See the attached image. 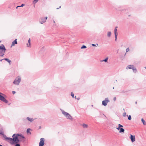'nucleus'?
<instances>
[{
    "instance_id": "1",
    "label": "nucleus",
    "mask_w": 146,
    "mask_h": 146,
    "mask_svg": "<svg viewBox=\"0 0 146 146\" xmlns=\"http://www.w3.org/2000/svg\"><path fill=\"white\" fill-rule=\"evenodd\" d=\"M5 139L11 144L18 143L19 141H24L25 137L21 134H14L12 136L13 138L4 136Z\"/></svg>"
},
{
    "instance_id": "2",
    "label": "nucleus",
    "mask_w": 146,
    "mask_h": 146,
    "mask_svg": "<svg viewBox=\"0 0 146 146\" xmlns=\"http://www.w3.org/2000/svg\"><path fill=\"white\" fill-rule=\"evenodd\" d=\"M6 49L3 44L0 46V56H2L4 55Z\"/></svg>"
},
{
    "instance_id": "3",
    "label": "nucleus",
    "mask_w": 146,
    "mask_h": 146,
    "mask_svg": "<svg viewBox=\"0 0 146 146\" xmlns=\"http://www.w3.org/2000/svg\"><path fill=\"white\" fill-rule=\"evenodd\" d=\"M62 113L66 116L68 118L71 120H72V117L68 113L64 111H62Z\"/></svg>"
},
{
    "instance_id": "4",
    "label": "nucleus",
    "mask_w": 146,
    "mask_h": 146,
    "mask_svg": "<svg viewBox=\"0 0 146 146\" xmlns=\"http://www.w3.org/2000/svg\"><path fill=\"white\" fill-rule=\"evenodd\" d=\"M21 81V78L20 77L18 76L16 78L13 83L15 85H18Z\"/></svg>"
},
{
    "instance_id": "5",
    "label": "nucleus",
    "mask_w": 146,
    "mask_h": 146,
    "mask_svg": "<svg viewBox=\"0 0 146 146\" xmlns=\"http://www.w3.org/2000/svg\"><path fill=\"white\" fill-rule=\"evenodd\" d=\"M3 95V94L0 92V100L6 103H7L8 101L4 97L2 96Z\"/></svg>"
},
{
    "instance_id": "6",
    "label": "nucleus",
    "mask_w": 146,
    "mask_h": 146,
    "mask_svg": "<svg viewBox=\"0 0 146 146\" xmlns=\"http://www.w3.org/2000/svg\"><path fill=\"white\" fill-rule=\"evenodd\" d=\"M110 101L108 98H106L104 100L102 101V104L104 106H106L107 105V103Z\"/></svg>"
},
{
    "instance_id": "7",
    "label": "nucleus",
    "mask_w": 146,
    "mask_h": 146,
    "mask_svg": "<svg viewBox=\"0 0 146 146\" xmlns=\"http://www.w3.org/2000/svg\"><path fill=\"white\" fill-rule=\"evenodd\" d=\"M44 142V138H41L40 139V141L39 143V146H43Z\"/></svg>"
},
{
    "instance_id": "8",
    "label": "nucleus",
    "mask_w": 146,
    "mask_h": 146,
    "mask_svg": "<svg viewBox=\"0 0 146 146\" xmlns=\"http://www.w3.org/2000/svg\"><path fill=\"white\" fill-rule=\"evenodd\" d=\"M47 17H46L45 18H41L40 19V22L41 24L43 23L46 21V20L47 19Z\"/></svg>"
},
{
    "instance_id": "9",
    "label": "nucleus",
    "mask_w": 146,
    "mask_h": 146,
    "mask_svg": "<svg viewBox=\"0 0 146 146\" xmlns=\"http://www.w3.org/2000/svg\"><path fill=\"white\" fill-rule=\"evenodd\" d=\"M130 137L131 141L133 142L135 141V135H133L131 134H130Z\"/></svg>"
},
{
    "instance_id": "10",
    "label": "nucleus",
    "mask_w": 146,
    "mask_h": 146,
    "mask_svg": "<svg viewBox=\"0 0 146 146\" xmlns=\"http://www.w3.org/2000/svg\"><path fill=\"white\" fill-rule=\"evenodd\" d=\"M117 27H116L115 29L114 30V33L115 35V40H116L117 38V36L118 33L117 32Z\"/></svg>"
},
{
    "instance_id": "11",
    "label": "nucleus",
    "mask_w": 146,
    "mask_h": 146,
    "mask_svg": "<svg viewBox=\"0 0 146 146\" xmlns=\"http://www.w3.org/2000/svg\"><path fill=\"white\" fill-rule=\"evenodd\" d=\"M82 126L83 128H87L88 127V125L87 124H86L85 123H83L82 125Z\"/></svg>"
},
{
    "instance_id": "12",
    "label": "nucleus",
    "mask_w": 146,
    "mask_h": 146,
    "mask_svg": "<svg viewBox=\"0 0 146 146\" xmlns=\"http://www.w3.org/2000/svg\"><path fill=\"white\" fill-rule=\"evenodd\" d=\"M134 67L133 65H130L127 66V69H132V68Z\"/></svg>"
},
{
    "instance_id": "13",
    "label": "nucleus",
    "mask_w": 146,
    "mask_h": 146,
    "mask_svg": "<svg viewBox=\"0 0 146 146\" xmlns=\"http://www.w3.org/2000/svg\"><path fill=\"white\" fill-rule=\"evenodd\" d=\"M17 39H16L15 40H14L12 43V46H14L15 44H17Z\"/></svg>"
},
{
    "instance_id": "14",
    "label": "nucleus",
    "mask_w": 146,
    "mask_h": 146,
    "mask_svg": "<svg viewBox=\"0 0 146 146\" xmlns=\"http://www.w3.org/2000/svg\"><path fill=\"white\" fill-rule=\"evenodd\" d=\"M28 44H27V47H30L31 46V40L30 39H29L28 40Z\"/></svg>"
},
{
    "instance_id": "15",
    "label": "nucleus",
    "mask_w": 146,
    "mask_h": 146,
    "mask_svg": "<svg viewBox=\"0 0 146 146\" xmlns=\"http://www.w3.org/2000/svg\"><path fill=\"white\" fill-rule=\"evenodd\" d=\"M123 126L122 125H121L120 124H118V127H117L116 128V129L119 131L120 130V128L121 127H123Z\"/></svg>"
},
{
    "instance_id": "16",
    "label": "nucleus",
    "mask_w": 146,
    "mask_h": 146,
    "mask_svg": "<svg viewBox=\"0 0 146 146\" xmlns=\"http://www.w3.org/2000/svg\"><path fill=\"white\" fill-rule=\"evenodd\" d=\"M27 119L29 121L31 122H32L34 120V119H33V118H30V117H27Z\"/></svg>"
},
{
    "instance_id": "17",
    "label": "nucleus",
    "mask_w": 146,
    "mask_h": 146,
    "mask_svg": "<svg viewBox=\"0 0 146 146\" xmlns=\"http://www.w3.org/2000/svg\"><path fill=\"white\" fill-rule=\"evenodd\" d=\"M124 129L123 128H120V130L119 131V133H124Z\"/></svg>"
},
{
    "instance_id": "18",
    "label": "nucleus",
    "mask_w": 146,
    "mask_h": 146,
    "mask_svg": "<svg viewBox=\"0 0 146 146\" xmlns=\"http://www.w3.org/2000/svg\"><path fill=\"white\" fill-rule=\"evenodd\" d=\"M4 59L5 60L7 61L10 64H11L10 63L11 62V60H9V59L4 58Z\"/></svg>"
},
{
    "instance_id": "19",
    "label": "nucleus",
    "mask_w": 146,
    "mask_h": 146,
    "mask_svg": "<svg viewBox=\"0 0 146 146\" xmlns=\"http://www.w3.org/2000/svg\"><path fill=\"white\" fill-rule=\"evenodd\" d=\"M141 121L143 123V125H146V123L143 118L141 119Z\"/></svg>"
},
{
    "instance_id": "20",
    "label": "nucleus",
    "mask_w": 146,
    "mask_h": 146,
    "mask_svg": "<svg viewBox=\"0 0 146 146\" xmlns=\"http://www.w3.org/2000/svg\"><path fill=\"white\" fill-rule=\"evenodd\" d=\"M111 35V32H108V36L110 37Z\"/></svg>"
},
{
    "instance_id": "21",
    "label": "nucleus",
    "mask_w": 146,
    "mask_h": 146,
    "mask_svg": "<svg viewBox=\"0 0 146 146\" xmlns=\"http://www.w3.org/2000/svg\"><path fill=\"white\" fill-rule=\"evenodd\" d=\"M133 72H137V69L134 67L132 69Z\"/></svg>"
},
{
    "instance_id": "22",
    "label": "nucleus",
    "mask_w": 146,
    "mask_h": 146,
    "mask_svg": "<svg viewBox=\"0 0 146 146\" xmlns=\"http://www.w3.org/2000/svg\"><path fill=\"white\" fill-rule=\"evenodd\" d=\"M108 59V58H106L104 60L101 61V62H107V60Z\"/></svg>"
},
{
    "instance_id": "23",
    "label": "nucleus",
    "mask_w": 146,
    "mask_h": 146,
    "mask_svg": "<svg viewBox=\"0 0 146 146\" xmlns=\"http://www.w3.org/2000/svg\"><path fill=\"white\" fill-rule=\"evenodd\" d=\"M24 5V4H23L21 5L20 6H18L17 7V8L18 7H23Z\"/></svg>"
},
{
    "instance_id": "24",
    "label": "nucleus",
    "mask_w": 146,
    "mask_h": 146,
    "mask_svg": "<svg viewBox=\"0 0 146 146\" xmlns=\"http://www.w3.org/2000/svg\"><path fill=\"white\" fill-rule=\"evenodd\" d=\"M128 119L129 120H130L131 119V117L130 115H129L128 117Z\"/></svg>"
},
{
    "instance_id": "25",
    "label": "nucleus",
    "mask_w": 146,
    "mask_h": 146,
    "mask_svg": "<svg viewBox=\"0 0 146 146\" xmlns=\"http://www.w3.org/2000/svg\"><path fill=\"white\" fill-rule=\"evenodd\" d=\"M31 130V129H27V133H30V131Z\"/></svg>"
},
{
    "instance_id": "26",
    "label": "nucleus",
    "mask_w": 146,
    "mask_h": 146,
    "mask_svg": "<svg viewBox=\"0 0 146 146\" xmlns=\"http://www.w3.org/2000/svg\"><path fill=\"white\" fill-rule=\"evenodd\" d=\"M86 48V46H85V45H83L81 47V49H82V48Z\"/></svg>"
},
{
    "instance_id": "27",
    "label": "nucleus",
    "mask_w": 146,
    "mask_h": 146,
    "mask_svg": "<svg viewBox=\"0 0 146 146\" xmlns=\"http://www.w3.org/2000/svg\"><path fill=\"white\" fill-rule=\"evenodd\" d=\"M71 96L73 98H74V94L73 93V92H71Z\"/></svg>"
},
{
    "instance_id": "28",
    "label": "nucleus",
    "mask_w": 146,
    "mask_h": 146,
    "mask_svg": "<svg viewBox=\"0 0 146 146\" xmlns=\"http://www.w3.org/2000/svg\"><path fill=\"white\" fill-rule=\"evenodd\" d=\"M129 48H127L126 49V52H128V51H129Z\"/></svg>"
},
{
    "instance_id": "29",
    "label": "nucleus",
    "mask_w": 146,
    "mask_h": 146,
    "mask_svg": "<svg viewBox=\"0 0 146 146\" xmlns=\"http://www.w3.org/2000/svg\"><path fill=\"white\" fill-rule=\"evenodd\" d=\"M116 97H114L113 98V100L114 101H116Z\"/></svg>"
},
{
    "instance_id": "30",
    "label": "nucleus",
    "mask_w": 146,
    "mask_h": 146,
    "mask_svg": "<svg viewBox=\"0 0 146 146\" xmlns=\"http://www.w3.org/2000/svg\"><path fill=\"white\" fill-rule=\"evenodd\" d=\"M123 116L124 117H125L126 116V113H124L123 114Z\"/></svg>"
},
{
    "instance_id": "31",
    "label": "nucleus",
    "mask_w": 146,
    "mask_h": 146,
    "mask_svg": "<svg viewBox=\"0 0 146 146\" xmlns=\"http://www.w3.org/2000/svg\"><path fill=\"white\" fill-rule=\"evenodd\" d=\"M16 144L15 145V146H20V145L17 143H16Z\"/></svg>"
},
{
    "instance_id": "32",
    "label": "nucleus",
    "mask_w": 146,
    "mask_h": 146,
    "mask_svg": "<svg viewBox=\"0 0 146 146\" xmlns=\"http://www.w3.org/2000/svg\"><path fill=\"white\" fill-rule=\"evenodd\" d=\"M12 93L13 94H14L15 93V91H13Z\"/></svg>"
},
{
    "instance_id": "33",
    "label": "nucleus",
    "mask_w": 146,
    "mask_h": 146,
    "mask_svg": "<svg viewBox=\"0 0 146 146\" xmlns=\"http://www.w3.org/2000/svg\"><path fill=\"white\" fill-rule=\"evenodd\" d=\"M34 1H36V2L38 1V0H34Z\"/></svg>"
},
{
    "instance_id": "34",
    "label": "nucleus",
    "mask_w": 146,
    "mask_h": 146,
    "mask_svg": "<svg viewBox=\"0 0 146 146\" xmlns=\"http://www.w3.org/2000/svg\"><path fill=\"white\" fill-rule=\"evenodd\" d=\"M92 45L94 46H96L95 44H92Z\"/></svg>"
},
{
    "instance_id": "35",
    "label": "nucleus",
    "mask_w": 146,
    "mask_h": 146,
    "mask_svg": "<svg viewBox=\"0 0 146 146\" xmlns=\"http://www.w3.org/2000/svg\"><path fill=\"white\" fill-rule=\"evenodd\" d=\"M54 23H55V21H54Z\"/></svg>"
},
{
    "instance_id": "36",
    "label": "nucleus",
    "mask_w": 146,
    "mask_h": 146,
    "mask_svg": "<svg viewBox=\"0 0 146 146\" xmlns=\"http://www.w3.org/2000/svg\"><path fill=\"white\" fill-rule=\"evenodd\" d=\"M78 99V100H79V98H78V99Z\"/></svg>"
},
{
    "instance_id": "37",
    "label": "nucleus",
    "mask_w": 146,
    "mask_h": 146,
    "mask_svg": "<svg viewBox=\"0 0 146 146\" xmlns=\"http://www.w3.org/2000/svg\"><path fill=\"white\" fill-rule=\"evenodd\" d=\"M0 146H2L1 145H0Z\"/></svg>"
},
{
    "instance_id": "38",
    "label": "nucleus",
    "mask_w": 146,
    "mask_h": 146,
    "mask_svg": "<svg viewBox=\"0 0 146 146\" xmlns=\"http://www.w3.org/2000/svg\"><path fill=\"white\" fill-rule=\"evenodd\" d=\"M145 69H146V67H145Z\"/></svg>"
},
{
    "instance_id": "39",
    "label": "nucleus",
    "mask_w": 146,
    "mask_h": 146,
    "mask_svg": "<svg viewBox=\"0 0 146 146\" xmlns=\"http://www.w3.org/2000/svg\"><path fill=\"white\" fill-rule=\"evenodd\" d=\"M75 97L76 98V96Z\"/></svg>"
},
{
    "instance_id": "40",
    "label": "nucleus",
    "mask_w": 146,
    "mask_h": 146,
    "mask_svg": "<svg viewBox=\"0 0 146 146\" xmlns=\"http://www.w3.org/2000/svg\"><path fill=\"white\" fill-rule=\"evenodd\" d=\"M1 41H0V42H1Z\"/></svg>"
}]
</instances>
